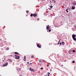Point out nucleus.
Here are the masks:
<instances>
[{"instance_id": "obj_1", "label": "nucleus", "mask_w": 76, "mask_h": 76, "mask_svg": "<svg viewBox=\"0 0 76 76\" xmlns=\"http://www.w3.org/2000/svg\"><path fill=\"white\" fill-rule=\"evenodd\" d=\"M15 56L16 59H19V58H20V56H18L16 55Z\"/></svg>"}, {"instance_id": "obj_2", "label": "nucleus", "mask_w": 76, "mask_h": 76, "mask_svg": "<svg viewBox=\"0 0 76 76\" xmlns=\"http://www.w3.org/2000/svg\"><path fill=\"white\" fill-rule=\"evenodd\" d=\"M8 64V63L7 62L5 64H4L2 66L3 67H4L5 66H7Z\"/></svg>"}, {"instance_id": "obj_3", "label": "nucleus", "mask_w": 76, "mask_h": 76, "mask_svg": "<svg viewBox=\"0 0 76 76\" xmlns=\"http://www.w3.org/2000/svg\"><path fill=\"white\" fill-rule=\"evenodd\" d=\"M29 70H30V71H32V72H35V70L32 69L31 68H30L29 69Z\"/></svg>"}, {"instance_id": "obj_4", "label": "nucleus", "mask_w": 76, "mask_h": 76, "mask_svg": "<svg viewBox=\"0 0 76 76\" xmlns=\"http://www.w3.org/2000/svg\"><path fill=\"white\" fill-rule=\"evenodd\" d=\"M49 28H50V27L49 26V25L47 26L46 29L47 30Z\"/></svg>"}, {"instance_id": "obj_5", "label": "nucleus", "mask_w": 76, "mask_h": 76, "mask_svg": "<svg viewBox=\"0 0 76 76\" xmlns=\"http://www.w3.org/2000/svg\"><path fill=\"white\" fill-rule=\"evenodd\" d=\"M76 37V35L75 34H73L72 35V38H75V37Z\"/></svg>"}, {"instance_id": "obj_6", "label": "nucleus", "mask_w": 76, "mask_h": 76, "mask_svg": "<svg viewBox=\"0 0 76 76\" xmlns=\"http://www.w3.org/2000/svg\"><path fill=\"white\" fill-rule=\"evenodd\" d=\"M37 15L36 14H33V16H34V17H36V16H37Z\"/></svg>"}, {"instance_id": "obj_7", "label": "nucleus", "mask_w": 76, "mask_h": 76, "mask_svg": "<svg viewBox=\"0 0 76 76\" xmlns=\"http://www.w3.org/2000/svg\"><path fill=\"white\" fill-rule=\"evenodd\" d=\"M24 61H26V56H24Z\"/></svg>"}, {"instance_id": "obj_8", "label": "nucleus", "mask_w": 76, "mask_h": 76, "mask_svg": "<svg viewBox=\"0 0 76 76\" xmlns=\"http://www.w3.org/2000/svg\"><path fill=\"white\" fill-rule=\"evenodd\" d=\"M14 54H19V53L16 52H14Z\"/></svg>"}, {"instance_id": "obj_9", "label": "nucleus", "mask_w": 76, "mask_h": 76, "mask_svg": "<svg viewBox=\"0 0 76 76\" xmlns=\"http://www.w3.org/2000/svg\"><path fill=\"white\" fill-rule=\"evenodd\" d=\"M8 60L10 62H12V60L10 59H9Z\"/></svg>"}, {"instance_id": "obj_10", "label": "nucleus", "mask_w": 76, "mask_h": 76, "mask_svg": "<svg viewBox=\"0 0 76 76\" xmlns=\"http://www.w3.org/2000/svg\"><path fill=\"white\" fill-rule=\"evenodd\" d=\"M37 47H38L39 48H41V46H39V45H38V44H37Z\"/></svg>"}, {"instance_id": "obj_11", "label": "nucleus", "mask_w": 76, "mask_h": 76, "mask_svg": "<svg viewBox=\"0 0 76 76\" xmlns=\"http://www.w3.org/2000/svg\"><path fill=\"white\" fill-rule=\"evenodd\" d=\"M72 9L74 10V9H75V8L74 7H72Z\"/></svg>"}, {"instance_id": "obj_12", "label": "nucleus", "mask_w": 76, "mask_h": 76, "mask_svg": "<svg viewBox=\"0 0 76 76\" xmlns=\"http://www.w3.org/2000/svg\"><path fill=\"white\" fill-rule=\"evenodd\" d=\"M73 39L74 40V41H76V38H75V37L73 38Z\"/></svg>"}, {"instance_id": "obj_13", "label": "nucleus", "mask_w": 76, "mask_h": 76, "mask_svg": "<svg viewBox=\"0 0 76 76\" xmlns=\"http://www.w3.org/2000/svg\"><path fill=\"white\" fill-rule=\"evenodd\" d=\"M62 45H64V42H62Z\"/></svg>"}, {"instance_id": "obj_14", "label": "nucleus", "mask_w": 76, "mask_h": 76, "mask_svg": "<svg viewBox=\"0 0 76 76\" xmlns=\"http://www.w3.org/2000/svg\"><path fill=\"white\" fill-rule=\"evenodd\" d=\"M60 39H59V40L58 42V44H60Z\"/></svg>"}, {"instance_id": "obj_15", "label": "nucleus", "mask_w": 76, "mask_h": 76, "mask_svg": "<svg viewBox=\"0 0 76 76\" xmlns=\"http://www.w3.org/2000/svg\"><path fill=\"white\" fill-rule=\"evenodd\" d=\"M9 48H6V50H9Z\"/></svg>"}, {"instance_id": "obj_16", "label": "nucleus", "mask_w": 76, "mask_h": 76, "mask_svg": "<svg viewBox=\"0 0 76 76\" xmlns=\"http://www.w3.org/2000/svg\"><path fill=\"white\" fill-rule=\"evenodd\" d=\"M32 16H33V14H31L30 15V16L32 17Z\"/></svg>"}, {"instance_id": "obj_17", "label": "nucleus", "mask_w": 76, "mask_h": 76, "mask_svg": "<svg viewBox=\"0 0 76 76\" xmlns=\"http://www.w3.org/2000/svg\"><path fill=\"white\" fill-rule=\"evenodd\" d=\"M53 7V6H52V5H51V6H50V8H52V7Z\"/></svg>"}, {"instance_id": "obj_18", "label": "nucleus", "mask_w": 76, "mask_h": 76, "mask_svg": "<svg viewBox=\"0 0 76 76\" xmlns=\"http://www.w3.org/2000/svg\"><path fill=\"white\" fill-rule=\"evenodd\" d=\"M75 61H72V63H75Z\"/></svg>"}, {"instance_id": "obj_19", "label": "nucleus", "mask_w": 76, "mask_h": 76, "mask_svg": "<svg viewBox=\"0 0 76 76\" xmlns=\"http://www.w3.org/2000/svg\"><path fill=\"white\" fill-rule=\"evenodd\" d=\"M67 10H68V9H67L66 10V11L67 12V13H68L69 12Z\"/></svg>"}, {"instance_id": "obj_20", "label": "nucleus", "mask_w": 76, "mask_h": 76, "mask_svg": "<svg viewBox=\"0 0 76 76\" xmlns=\"http://www.w3.org/2000/svg\"><path fill=\"white\" fill-rule=\"evenodd\" d=\"M73 53H75V51L74 50H73Z\"/></svg>"}, {"instance_id": "obj_21", "label": "nucleus", "mask_w": 76, "mask_h": 76, "mask_svg": "<svg viewBox=\"0 0 76 76\" xmlns=\"http://www.w3.org/2000/svg\"><path fill=\"white\" fill-rule=\"evenodd\" d=\"M26 13H28V12H29V11L27 10V11H26Z\"/></svg>"}, {"instance_id": "obj_22", "label": "nucleus", "mask_w": 76, "mask_h": 76, "mask_svg": "<svg viewBox=\"0 0 76 76\" xmlns=\"http://www.w3.org/2000/svg\"><path fill=\"white\" fill-rule=\"evenodd\" d=\"M39 61L40 62H41V60H39Z\"/></svg>"}, {"instance_id": "obj_23", "label": "nucleus", "mask_w": 76, "mask_h": 76, "mask_svg": "<svg viewBox=\"0 0 76 76\" xmlns=\"http://www.w3.org/2000/svg\"><path fill=\"white\" fill-rule=\"evenodd\" d=\"M37 20H39V18H37Z\"/></svg>"}, {"instance_id": "obj_24", "label": "nucleus", "mask_w": 76, "mask_h": 76, "mask_svg": "<svg viewBox=\"0 0 76 76\" xmlns=\"http://www.w3.org/2000/svg\"><path fill=\"white\" fill-rule=\"evenodd\" d=\"M31 58H34V56H31Z\"/></svg>"}, {"instance_id": "obj_25", "label": "nucleus", "mask_w": 76, "mask_h": 76, "mask_svg": "<svg viewBox=\"0 0 76 76\" xmlns=\"http://www.w3.org/2000/svg\"><path fill=\"white\" fill-rule=\"evenodd\" d=\"M48 75H50V73L49 72H48Z\"/></svg>"}, {"instance_id": "obj_26", "label": "nucleus", "mask_w": 76, "mask_h": 76, "mask_svg": "<svg viewBox=\"0 0 76 76\" xmlns=\"http://www.w3.org/2000/svg\"><path fill=\"white\" fill-rule=\"evenodd\" d=\"M49 32H51V30H49Z\"/></svg>"}, {"instance_id": "obj_27", "label": "nucleus", "mask_w": 76, "mask_h": 76, "mask_svg": "<svg viewBox=\"0 0 76 76\" xmlns=\"http://www.w3.org/2000/svg\"><path fill=\"white\" fill-rule=\"evenodd\" d=\"M43 69V68H40V69Z\"/></svg>"}, {"instance_id": "obj_28", "label": "nucleus", "mask_w": 76, "mask_h": 76, "mask_svg": "<svg viewBox=\"0 0 76 76\" xmlns=\"http://www.w3.org/2000/svg\"><path fill=\"white\" fill-rule=\"evenodd\" d=\"M60 45H61V43H60Z\"/></svg>"}, {"instance_id": "obj_29", "label": "nucleus", "mask_w": 76, "mask_h": 76, "mask_svg": "<svg viewBox=\"0 0 76 76\" xmlns=\"http://www.w3.org/2000/svg\"><path fill=\"white\" fill-rule=\"evenodd\" d=\"M30 64H31H31H32V63H30Z\"/></svg>"}, {"instance_id": "obj_30", "label": "nucleus", "mask_w": 76, "mask_h": 76, "mask_svg": "<svg viewBox=\"0 0 76 76\" xmlns=\"http://www.w3.org/2000/svg\"><path fill=\"white\" fill-rule=\"evenodd\" d=\"M74 5H75V4H75V3H74Z\"/></svg>"}, {"instance_id": "obj_31", "label": "nucleus", "mask_w": 76, "mask_h": 76, "mask_svg": "<svg viewBox=\"0 0 76 76\" xmlns=\"http://www.w3.org/2000/svg\"><path fill=\"white\" fill-rule=\"evenodd\" d=\"M47 66H49V65H47Z\"/></svg>"}, {"instance_id": "obj_32", "label": "nucleus", "mask_w": 76, "mask_h": 76, "mask_svg": "<svg viewBox=\"0 0 76 76\" xmlns=\"http://www.w3.org/2000/svg\"><path fill=\"white\" fill-rule=\"evenodd\" d=\"M48 76H50V75H48Z\"/></svg>"}, {"instance_id": "obj_33", "label": "nucleus", "mask_w": 76, "mask_h": 76, "mask_svg": "<svg viewBox=\"0 0 76 76\" xmlns=\"http://www.w3.org/2000/svg\"><path fill=\"white\" fill-rule=\"evenodd\" d=\"M27 63H29V62H27Z\"/></svg>"}, {"instance_id": "obj_34", "label": "nucleus", "mask_w": 76, "mask_h": 76, "mask_svg": "<svg viewBox=\"0 0 76 76\" xmlns=\"http://www.w3.org/2000/svg\"><path fill=\"white\" fill-rule=\"evenodd\" d=\"M61 66H63V65H62Z\"/></svg>"}, {"instance_id": "obj_35", "label": "nucleus", "mask_w": 76, "mask_h": 76, "mask_svg": "<svg viewBox=\"0 0 76 76\" xmlns=\"http://www.w3.org/2000/svg\"><path fill=\"white\" fill-rule=\"evenodd\" d=\"M54 1V0H53V1Z\"/></svg>"}, {"instance_id": "obj_36", "label": "nucleus", "mask_w": 76, "mask_h": 76, "mask_svg": "<svg viewBox=\"0 0 76 76\" xmlns=\"http://www.w3.org/2000/svg\"><path fill=\"white\" fill-rule=\"evenodd\" d=\"M19 76H22L21 75H20Z\"/></svg>"}, {"instance_id": "obj_37", "label": "nucleus", "mask_w": 76, "mask_h": 76, "mask_svg": "<svg viewBox=\"0 0 76 76\" xmlns=\"http://www.w3.org/2000/svg\"><path fill=\"white\" fill-rule=\"evenodd\" d=\"M55 2H55V1L54 2V3H55Z\"/></svg>"}, {"instance_id": "obj_38", "label": "nucleus", "mask_w": 76, "mask_h": 76, "mask_svg": "<svg viewBox=\"0 0 76 76\" xmlns=\"http://www.w3.org/2000/svg\"><path fill=\"white\" fill-rule=\"evenodd\" d=\"M44 76H46V75H45Z\"/></svg>"}, {"instance_id": "obj_39", "label": "nucleus", "mask_w": 76, "mask_h": 76, "mask_svg": "<svg viewBox=\"0 0 76 76\" xmlns=\"http://www.w3.org/2000/svg\"><path fill=\"white\" fill-rule=\"evenodd\" d=\"M50 71H51V70H50Z\"/></svg>"}, {"instance_id": "obj_40", "label": "nucleus", "mask_w": 76, "mask_h": 76, "mask_svg": "<svg viewBox=\"0 0 76 76\" xmlns=\"http://www.w3.org/2000/svg\"><path fill=\"white\" fill-rule=\"evenodd\" d=\"M50 2H51V1H50Z\"/></svg>"}]
</instances>
